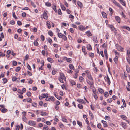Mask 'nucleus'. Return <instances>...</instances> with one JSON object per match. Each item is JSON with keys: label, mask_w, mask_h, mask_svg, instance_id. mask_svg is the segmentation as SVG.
Returning <instances> with one entry per match:
<instances>
[{"label": "nucleus", "mask_w": 130, "mask_h": 130, "mask_svg": "<svg viewBox=\"0 0 130 130\" xmlns=\"http://www.w3.org/2000/svg\"><path fill=\"white\" fill-rule=\"evenodd\" d=\"M21 68L20 67H17L15 69V71L17 72H18L20 69Z\"/></svg>", "instance_id": "obj_45"}, {"label": "nucleus", "mask_w": 130, "mask_h": 130, "mask_svg": "<svg viewBox=\"0 0 130 130\" xmlns=\"http://www.w3.org/2000/svg\"><path fill=\"white\" fill-rule=\"evenodd\" d=\"M123 48L121 46H119L118 48V49L120 51H121Z\"/></svg>", "instance_id": "obj_62"}, {"label": "nucleus", "mask_w": 130, "mask_h": 130, "mask_svg": "<svg viewBox=\"0 0 130 130\" xmlns=\"http://www.w3.org/2000/svg\"><path fill=\"white\" fill-rule=\"evenodd\" d=\"M104 79L107 82L108 84L109 85H110L111 83V82L108 76L107 75V77H105Z\"/></svg>", "instance_id": "obj_3"}, {"label": "nucleus", "mask_w": 130, "mask_h": 130, "mask_svg": "<svg viewBox=\"0 0 130 130\" xmlns=\"http://www.w3.org/2000/svg\"><path fill=\"white\" fill-rule=\"evenodd\" d=\"M93 93L94 94H93V95H96V94L97 93V92L96 91V90H93Z\"/></svg>", "instance_id": "obj_60"}, {"label": "nucleus", "mask_w": 130, "mask_h": 130, "mask_svg": "<svg viewBox=\"0 0 130 130\" xmlns=\"http://www.w3.org/2000/svg\"><path fill=\"white\" fill-rule=\"evenodd\" d=\"M34 44L35 46H37L38 45V42L36 41H34Z\"/></svg>", "instance_id": "obj_49"}, {"label": "nucleus", "mask_w": 130, "mask_h": 130, "mask_svg": "<svg viewBox=\"0 0 130 130\" xmlns=\"http://www.w3.org/2000/svg\"><path fill=\"white\" fill-rule=\"evenodd\" d=\"M52 8L54 10V11L56 12H57V10L56 9V6H54L52 7Z\"/></svg>", "instance_id": "obj_40"}, {"label": "nucleus", "mask_w": 130, "mask_h": 130, "mask_svg": "<svg viewBox=\"0 0 130 130\" xmlns=\"http://www.w3.org/2000/svg\"><path fill=\"white\" fill-rule=\"evenodd\" d=\"M102 14L103 18H106L107 17V14L104 12H102Z\"/></svg>", "instance_id": "obj_24"}, {"label": "nucleus", "mask_w": 130, "mask_h": 130, "mask_svg": "<svg viewBox=\"0 0 130 130\" xmlns=\"http://www.w3.org/2000/svg\"><path fill=\"white\" fill-rule=\"evenodd\" d=\"M77 124L79 125L80 127L82 128V125L81 122L80 121H77Z\"/></svg>", "instance_id": "obj_31"}, {"label": "nucleus", "mask_w": 130, "mask_h": 130, "mask_svg": "<svg viewBox=\"0 0 130 130\" xmlns=\"http://www.w3.org/2000/svg\"><path fill=\"white\" fill-rule=\"evenodd\" d=\"M90 115L92 117V118H93L94 116L93 114V113L90 111L89 112Z\"/></svg>", "instance_id": "obj_63"}, {"label": "nucleus", "mask_w": 130, "mask_h": 130, "mask_svg": "<svg viewBox=\"0 0 130 130\" xmlns=\"http://www.w3.org/2000/svg\"><path fill=\"white\" fill-rule=\"evenodd\" d=\"M99 92L101 94H103L104 93V91L101 88H99L98 89Z\"/></svg>", "instance_id": "obj_22"}, {"label": "nucleus", "mask_w": 130, "mask_h": 130, "mask_svg": "<svg viewBox=\"0 0 130 130\" xmlns=\"http://www.w3.org/2000/svg\"><path fill=\"white\" fill-rule=\"evenodd\" d=\"M45 5L47 6L50 7L51 6V4L49 2H47L45 3Z\"/></svg>", "instance_id": "obj_32"}, {"label": "nucleus", "mask_w": 130, "mask_h": 130, "mask_svg": "<svg viewBox=\"0 0 130 130\" xmlns=\"http://www.w3.org/2000/svg\"><path fill=\"white\" fill-rule=\"evenodd\" d=\"M78 108L80 109H82L83 108V106L81 104H78Z\"/></svg>", "instance_id": "obj_39"}, {"label": "nucleus", "mask_w": 130, "mask_h": 130, "mask_svg": "<svg viewBox=\"0 0 130 130\" xmlns=\"http://www.w3.org/2000/svg\"><path fill=\"white\" fill-rule=\"evenodd\" d=\"M92 38L93 40L95 43H97L98 42V41L96 40L97 38L96 37H92Z\"/></svg>", "instance_id": "obj_25"}, {"label": "nucleus", "mask_w": 130, "mask_h": 130, "mask_svg": "<svg viewBox=\"0 0 130 130\" xmlns=\"http://www.w3.org/2000/svg\"><path fill=\"white\" fill-rule=\"evenodd\" d=\"M86 33L87 34V36L89 37L90 36H92V34L89 31H86Z\"/></svg>", "instance_id": "obj_13"}, {"label": "nucleus", "mask_w": 130, "mask_h": 130, "mask_svg": "<svg viewBox=\"0 0 130 130\" xmlns=\"http://www.w3.org/2000/svg\"><path fill=\"white\" fill-rule=\"evenodd\" d=\"M58 116H55L54 119V120L56 122H58V121L59 120L58 118Z\"/></svg>", "instance_id": "obj_43"}, {"label": "nucleus", "mask_w": 130, "mask_h": 130, "mask_svg": "<svg viewBox=\"0 0 130 130\" xmlns=\"http://www.w3.org/2000/svg\"><path fill=\"white\" fill-rule=\"evenodd\" d=\"M77 4L78 5L80 8H81L82 6V3L80 1H78L77 2Z\"/></svg>", "instance_id": "obj_21"}, {"label": "nucleus", "mask_w": 130, "mask_h": 130, "mask_svg": "<svg viewBox=\"0 0 130 130\" xmlns=\"http://www.w3.org/2000/svg\"><path fill=\"white\" fill-rule=\"evenodd\" d=\"M13 64L14 66H16L17 64V62L15 61H13Z\"/></svg>", "instance_id": "obj_64"}, {"label": "nucleus", "mask_w": 130, "mask_h": 130, "mask_svg": "<svg viewBox=\"0 0 130 130\" xmlns=\"http://www.w3.org/2000/svg\"><path fill=\"white\" fill-rule=\"evenodd\" d=\"M63 79L64 80H66V78L64 75L63 73H61L60 74V76L59 77Z\"/></svg>", "instance_id": "obj_9"}, {"label": "nucleus", "mask_w": 130, "mask_h": 130, "mask_svg": "<svg viewBox=\"0 0 130 130\" xmlns=\"http://www.w3.org/2000/svg\"><path fill=\"white\" fill-rule=\"evenodd\" d=\"M122 27L124 29H126L129 31H130V28L129 27L126 26H123Z\"/></svg>", "instance_id": "obj_35"}, {"label": "nucleus", "mask_w": 130, "mask_h": 130, "mask_svg": "<svg viewBox=\"0 0 130 130\" xmlns=\"http://www.w3.org/2000/svg\"><path fill=\"white\" fill-rule=\"evenodd\" d=\"M26 13L25 12H23L22 14V16L23 17H26Z\"/></svg>", "instance_id": "obj_61"}, {"label": "nucleus", "mask_w": 130, "mask_h": 130, "mask_svg": "<svg viewBox=\"0 0 130 130\" xmlns=\"http://www.w3.org/2000/svg\"><path fill=\"white\" fill-rule=\"evenodd\" d=\"M58 79L59 80V81L61 82L62 83H64V82L63 81V79L62 78H58Z\"/></svg>", "instance_id": "obj_50"}, {"label": "nucleus", "mask_w": 130, "mask_h": 130, "mask_svg": "<svg viewBox=\"0 0 130 130\" xmlns=\"http://www.w3.org/2000/svg\"><path fill=\"white\" fill-rule=\"evenodd\" d=\"M115 19L118 23H120V17L118 16H115Z\"/></svg>", "instance_id": "obj_12"}, {"label": "nucleus", "mask_w": 130, "mask_h": 130, "mask_svg": "<svg viewBox=\"0 0 130 130\" xmlns=\"http://www.w3.org/2000/svg\"><path fill=\"white\" fill-rule=\"evenodd\" d=\"M58 35L59 37L60 38H62L64 36V35L61 33H58Z\"/></svg>", "instance_id": "obj_28"}, {"label": "nucleus", "mask_w": 130, "mask_h": 130, "mask_svg": "<svg viewBox=\"0 0 130 130\" xmlns=\"http://www.w3.org/2000/svg\"><path fill=\"white\" fill-rule=\"evenodd\" d=\"M104 96L106 97H107L109 96L108 93L107 92H105L104 93Z\"/></svg>", "instance_id": "obj_41"}, {"label": "nucleus", "mask_w": 130, "mask_h": 130, "mask_svg": "<svg viewBox=\"0 0 130 130\" xmlns=\"http://www.w3.org/2000/svg\"><path fill=\"white\" fill-rule=\"evenodd\" d=\"M102 123L103 124V126L104 127H107V123L106 121L102 120L101 121Z\"/></svg>", "instance_id": "obj_7"}, {"label": "nucleus", "mask_w": 130, "mask_h": 130, "mask_svg": "<svg viewBox=\"0 0 130 130\" xmlns=\"http://www.w3.org/2000/svg\"><path fill=\"white\" fill-rule=\"evenodd\" d=\"M17 80V78H16L15 76H14L12 78V80L13 81H16V80Z\"/></svg>", "instance_id": "obj_53"}, {"label": "nucleus", "mask_w": 130, "mask_h": 130, "mask_svg": "<svg viewBox=\"0 0 130 130\" xmlns=\"http://www.w3.org/2000/svg\"><path fill=\"white\" fill-rule=\"evenodd\" d=\"M120 3L123 6H126V3L125 1L124 0H118Z\"/></svg>", "instance_id": "obj_6"}, {"label": "nucleus", "mask_w": 130, "mask_h": 130, "mask_svg": "<svg viewBox=\"0 0 130 130\" xmlns=\"http://www.w3.org/2000/svg\"><path fill=\"white\" fill-rule=\"evenodd\" d=\"M28 124L29 125L34 126L36 125V123L35 122L32 120H30L29 121Z\"/></svg>", "instance_id": "obj_5"}, {"label": "nucleus", "mask_w": 130, "mask_h": 130, "mask_svg": "<svg viewBox=\"0 0 130 130\" xmlns=\"http://www.w3.org/2000/svg\"><path fill=\"white\" fill-rule=\"evenodd\" d=\"M41 113V116H47L48 114L46 112H43L42 111L40 112Z\"/></svg>", "instance_id": "obj_18"}, {"label": "nucleus", "mask_w": 130, "mask_h": 130, "mask_svg": "<svg viewBox=\"0 0 130 130\" xmlns=\"http://www.w3.org/2000/svg\"><path fill=\"white\" fill-rule=\"evenodd\" d=\"M47 40L48 42L50 44H51L52 42V40L50 38H48Z\"/></svg>", "instance_id": "obj_48"}, {"label": "nucleus", "mask_w": 130, "mask_h": 130, "mask_svg": "<svg viewBox=\"0 0 130 130\" xmlns=\"http://www.w3.org/2000/svg\"><path fill=\"white\" fill-rule=\"evenodd\" d=\"M44 65V63H43V65H42L40 67H39V71L40 70H42L43 69V66Z\"/></svg>", "instance_id": "obj_51"}, {"label": "nucleus", "mask_w": 130, "mask_h": 130, "mask_svg": "<svg viewBox=\"0 0 130 130\" xmlns=\"http://www.w3.org/2000/svg\"><path fill=\"white\" fill-rule=\"evenodd\" d=\"M59 125L61 128H64V125L62 123H60L59 124Z\"/></svg>", "instance_id": "obj_30"}, {"label": "nucleus", "mask_w": 130, "mask_h": 130, "mask_svg": "<svg viewBox=\"0 0 130 130\" xmlns=\"http://www.w3.org/2000/svg\"><path fill=\"white\" fill-rule=\"evenodd\" d=\"M122 102L123 103L124 106V107H126V104L125 103V100H124V99H122Z\"/></svg>", "instance_id": "obj_38"}, {"label": "nucleus", "mask_w": 130, "mask_h": 130, "mask_svg": "<svg viewBox=\"0 0 130 130\" xmlns=\"http://www.w3.org/2000/svg\"><path fill=\"white\" fill-rule=\"evenodd\" d=\"M54 95L56 97V98H57L58 100H60V99H62V97L61 96L59 97L58 95H56V93L55 92H54Z\"/></svg>", "instance_id": "obj_14"}, {"label": "nucleus", "mask_w": 130, "mask_h": 130, "mask_svg": "<svg viewBox=\"0 0 130 130\" xmlns=\"http://www.w3.org/2000/svg\"><path fill=\"white\" fill-rule=\"evenodd\" d=\"M130 56V51L129 50H127L126 57L129 58Z\"/></svg>", "instance_id": "obj_17"}, {"label": "nucleus", "mask_w": 130, "mask_h": 130, "mask_svg": "<svg viewBox=\"0 0 130 130\" xmlns=\"http://www.w3.org/2000/svg\"><path fill=\"white\" fill-rule=\"evenodd\" d=\"M111 1L115 5L121 8H122L121 6V5L119 3L117 2L115 0H111Z\"/></svg>", "instance_id": "obj_1"}, {"label": "nucleus", "mask_w": 130, "mask_h": 130, "mask_svg": "<svg viewBox=\"0 0 130 130\" xmlns=\"http://www.w3.org/2000/svg\"><path fill=\"white\" fill-rule=\"evenodd\" d=\"M112 101V98H110L107 100V102L108 103H110Z\"/></svg>", "instance_id": "obj_42"}, {"label": "nucleus", "mask_w": 130, "mask_h": 130, "mask_svg": "<svg viewBox=\"0 0 130 130\" xmlns=\"http://www.w3.org/2000/svg\"><path fill=\"white\" fill-rule=\"evenodd\" d=\"M64 59H66L67 62L69 63H71V59L70 58H67V57H65Z\"/></svg>", "instance_id": "obj_16"}, {"label": "nucleus", "mask_w": 130, "mask_h": 130, "mask_svg": "<svg viewBox=\"0 0 130 130\" xmlns=\"http://www.w3.org/2000/svg\"><path fill=\"white\" fill-rule=\"evenodd\" d=\"M114 61L115 63H117V62L118 57L116 56L114 59Z\"/></svg>", "instance_id": "obj_29"}, {"label": "nucleus", "mask_w": 130, "mask_h": 130, "mask_svg": "<svg viewBox=\"0 0 130 130\" xmlns=\"http://www.w3.org/2000/svg\"><path fill=\"white\" fill-rule=\"evenodd\" d=\"M61 9L62 10L64 11L66 9V8L63 5L61 4Z\"/></svg>", "instance_id": "obj_37"}, {"label": "nucleus", "mask_w": 130, "mask_h": 130, "mask_svg": "<svg viewBox=\"0 0 130 130\" xmlns=\"http://www.w3.org/2000/svg\"><path fill=\"white\" fill-rule=\"evenodd\" d=\"M31 93L30 92H28L27 93V96L29 97L31 96Z\"/></svg>", "instance_id": "obj_59"}, {"label": "nucleus", "mask_w": 130, "mask_h": 130, "mask_svg": "<svg viewBox=\"0 0 130 130\" xmlns=\"http://www.w3.org/2000/svg\"><path fill=\"white\" fill-rule=\"evenodd\" d=\"M44 129L45 130H48V127L47 125H44Z\"/></svg>", "instance_id": "obj_58"}, {"label": "nucleus", "mask_w": 130, "mask_h": 130, "mask_svg": "<svg viewBox=\"0 0 130 130\" xmlns=\"http://www.w3.org/2000/svg\"><path fill=\"white\" fill-rule=\"evenodd\" d=\"M79 29L82 31H83V30H85L84 27L82 25H80L79 26Z\"/></svg>", "instance_id": "obj_11"}, {"label": "nucleus", "mask_w": 130, "mask_h": 130, "mask_svg": "<svg viewBox=\"0 0 130 130\" xmlns=\"http://www.w3.org/2000/svg\"><path fill=\"white\" fill-rule=\"evenodd\" d=\"M58 13L59 15H61L62 14L61 11L60 9H59L58 10Z\"/></svg>", "instance_id": "obj_54"}, {"label": "nucleus", "mask_w": 130, "mask_h": 130, "mask_svg": "<svg viewBox=\"0 0 130 130\" xmlns=\"http://www.w3.org/2000/svg\"><path fill=\"white\" fill-rule=\"evenodd\" d=\"M120 117L122 119L124 120H126L127 118V117L124 115H121L120 116Z\"/></svg>", "instance_id": "obj_19"}, {"label": "nucleus", "mask_w": 130, "mask_h": 130, "mask_svg": "<svg viewBox=\"0 0 130 130\" xmlns=\"http://www.w3.org/2000/svg\"><path fill=\"white\" fill-rule=\"evenodd\" d=\"M87 49L89 50H91L92 49L91 46L90 44H88L87 45Z\"/></svg>", "instance_id": "obj_27"}, {"label": "nucleus", "mask_w": 130, "mask_h": 130, "mask_svg": "<svg viewBox=\"0 0 130 130\" xmlns=\"http://www.w3.org/2000/svg\"><path fill=\"white\" fill-rule=\"evenodd\" d=\"M50 99L52 101H55V98L53 96H51L50 97Z\"/></svg>", "instance_id": "obj_57"}, {"label": "nucleus", "mask_w": 130, "mask_h": 130, "mask_svg": "<svg viewBox=\"0 0 130 130\" xmlns=\"http://www.w3.org/2000/svg\"><path fill=\"white\" fill-rule=\"evenodd\" d=\"M88 79H90V80H93V78L90 75H88Z\"/></svg>", "instance_id": "obj_44"}, {"label": "nucleus", "mask_w": 130, "mask_h": 130, "mask_svg": "<svg viewBox=\"0 0 130 130\" xmlns=\"http://www.w3.org/2000/svg\"><path fill=\"white\" fill-rule=\"evenodd\" d=\"M10 23L11 25H14L15 23V22L14 21L12 20L10 22Z\"/></svg>", "instance_id": "obj_56"}, {"label": "nucleus", "mask_w": 130, "mask_h": 130, "mask_svg": "<svg viewBox=\"0 0 130 130\" xmlns=\"http://www.w3.org/2000/svg\"><path fill=\"white\" fill-rule=\"evenodd\" d=\"M111 1L115 5L121 8H122L121 6V5L119 3L117 2L115 0H111Z\"/></svg>", "instance_id": "obj_2"}, {"label": "nucleus", "mask_w": 130, "mask_h": 130, "mask_svg": "<svg viewBox=\"0 0 130 130\" xmlns=\"http://www.w3.org/2000/svg\"><path fill=\"white\" fill-rule=\"evenodd\" d=\"M87 82L88 84L90 85V87H93V83L92 81L87 80Z\"/></svg>", "instance_id": "obj_4"}, {"label": "nucleus", "mask_w": 130, "mask_h": 130, "mask_svg": "<svg viewBox=\"0 0 130 130\" xmlns=\"http://www.w3.org/2000/svg\"><path fill=\"white\" fill-rule=\"evenodd\" d=\"M47 60L49 61V62L52 63L53 61V59L50 58H47Z\"/></svg>", "instance_id": "obj_26"}, {"label": "nucleus", "mask_w": 130, "mask_h": 130, "mask_svg": "<svg viewBox=\"0 0 130 130\" xmlns=\"http://www.w3.org/2000/svg\"><path fill=\"white\" fill-rule=\"evenodd\" d=\"M2 80L4 84L6 83L7 82V79L5 78L2 79Z\"/></svg>", "instance_id": "obj_33"}, {"label": "nucleus", "mask_w": 130, "mask_h": 130, "mask_svg": "<svg viewBox=\"0 0 130 130\" xmlns=\"http://www.w3.org/2000/svg\"><path fill=\"white\" fill-rule=\"evenodd\" d=\"M89 56L90 57L93 58L94 57V54L93 53H89Z\"/></svg>", "instance_id": "obj_34"}, {"label": "nucleus", "mask_w": 130, "mask_h": 130, "mask_svg": "<svg viewBox=\"0 0 130 130\" xmlns=\"http://www.w3.org/2000/svg\"><path fill=\"white\" fill-rule=\"evenodd\" d=\"M121 124L123 127L125 129L127 127V125L125 123L122 122Z\"/></svg>", "instance_id": "obj_10"}, {"label": "nucleus", "mask_w": 130, "mask_h": 130, "mask_svg": "<svg viewBox=\"0 0 130 130\" xmlns=\"http://www.w3.org/2000/svg\"><path fill=\"white\" fill-rule=\"evenodd\" d=\"M46 25L47 26L48 28L50 29L51 27L50 22L49 21L47 22Z\"/></svg>", "instance_id": "obj_36"}, {"label": "nucleus", "mask_w": 130, "mask_h": 130, "mask_svg": "<svg viewBox=\"0 0 130 130\" xmlns=\"http://www.w3.org/2000/svg\"><path fill=\"white\" fill-rule=\"evenodd\" d=\"M69 67L70 69L72 70H73L74 69V66L71 64H70L69 65Z\"/></svg>", "instance_id": "obj_20"}, {"label": "nucleus", "mask_w": 130, "mask_h": 130, "mask_svg": "<svg viewBox=\"0 0 130 130\" xmlns=\"http://www.w3.org/2000/svg\"><path fill=\"white\" fill-rule=\"evenodd\" d=\"M8 111L7 109L6 108H4L2 109L1 110V112L2 113H5L7 112Z\"/></svg>", "instance_id": "obj_23"}, {"label": "nucleus", "mask_w": 130, "mask_h": 130, "mask_svg": "<svg viewBox=\"0 0 130 130\" xmlns=\"http://www.w3.org/2000/svg\"><path fill=\"white\" fill-rule=\"evenodd\" d=\"M17 24L19 26H20L22 25V23L20 21H17Z\"/></svg>", "instance_id": "obj_55"}, {"label": "nucleus", "mask_w": 130, "mask_h": 130, "mask_svg": "<svg viewBox=\"0 0 130 130\" xmlns=\"http://www.w3.org/2000/svg\"><path fill=\"white\" fill-rule=\"evenodd\" d=\"M77 101L80 103L85 104L86 103L84 101V100L83 99H77Z\"/></svg>", "instance_id": "obj_8"}, {"label": "nucleus", "mask_w": 130, "mask_h": 130, "mask_svg": "<svg viewBox=\"0 0 130 130\" xmlns=\"http://www.w3.org/2000/svg\"><path fill=\"white\" fill-rule=\"evenodd\" d=\"M48 34L49 35L51 36H52L53 35V33L51 31H49L48 32Z\"/></svg>", "instance_id": "obj_46"}, {"label": "nucleus", "mask_w": 130, "mask_h": 130, "mask_svg": "<svg viewBox=\"0 0 130 130\" xmlns=\"http://www.w3.org/2000/svg\"><path fill=\"white\" fill-rule=\"evenodd\" d=\"M70 83L72 85H75L76 84V83L74 81H70Z\"/></svg>", "instance_id": "obj_47"}, {"label": "nucleus", "mask_w": 130, "mask_h": 130, "mask_svg": "<svg viewBox=\"0 0 130 130\" xmlns=\"http://www.w3.org/2000/svg\"><path fill=\"white\" fill-rule=\"evenodd\" d=\"M43 18L45 19H48L47 15V14L45 12H44L43 13Z\"/></svg>", "instance_id": "obj_15"}, {"label": "nucleus", "mask_w": 130, "mask_h": 130, "mask_svg": "<svg viewBox=\"0 0 130 130\" xmlns=\"http://www.w3.org/2000/svg\"><path fill=\"white\" fill-rule=\"evenodd\" d=\"M41 40L43 41L44 40V38L43 36V35H41Z\"/></svg>", "instance_id": "obj_52"}]
</instances>
